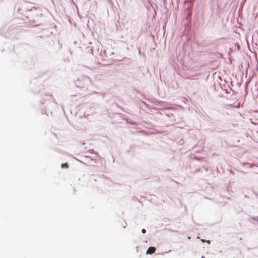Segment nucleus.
<instances>
[{
	"mask_svg": "<svg viewBox=\"0 0 258 258\" xmlns=\"http://www.w3.org/2000/svg\"><path fill=\"white\" fill-rule=\"evenodd\" d=\"M156 251V248L154 247H150L147 250L146 254H151L154 253Z\"/></svg>",
	"mask_w": 258,
	"mask_h": 258,
	"instance_id": "1",
	"label": "nucleus"
},
{
	"mask_svg": "<svg viewBox=\"0 0 258 258\" xmlns=\"http://www.w3.org/2000/svg\"><path fill=\"white\" fill-rule=\"evenodd\" d=\"M61 167L62 168H67L69 167V166L68 165V163H62L61 165Z\"/></svg>",
	"mask_w": 258,
	"mask_h": 258,
	"instance_id": "2",
	"label": "nucleus"
},
{
	"mask_svg": "<svg viewBox=\"0 0 258 258\" xmlns=\"http://www.w3.org/2000/svg\"><path fill=\"white\" fill-rule=\"evenodd\" d=\"M146 232V230L145 229H143L142 230V232L143 233H145Z\"/></svg>",
	"mask_w": 258,
	"mask_h": 258,
	"instance_id": "3",
	"label": "nucleus"
},
{
	"mask_svg": "<svg viewBox=\"0 0 258 258\" xmlns=\"http://www.w3.org/2000/svg\"><path fill=\"white\" fill-rule=\"evenodd\" d=\"M202 258H205V257L204 256H202Z\"/></svg>",
	"mask_w": 258,
	"mask_h": 258,
	"instance_id": "4",
	"label": "nucleus"
}]
</instances>
